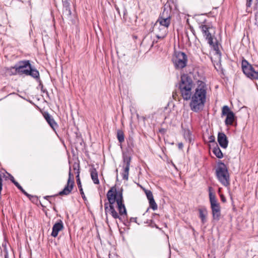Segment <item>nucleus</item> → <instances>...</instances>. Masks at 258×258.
I'll use <instances>...</instances> for the list:
<instances>
[{"label": "nucleus", "mask_w": 258, "mask_h": 258, "mask_svg": "<svg viewBox=\"0 0 258 258\" xmlns=\"http://www.w3.org/2000/svg\"><path fill=\"white\" fill-rule=\"evenodd\" d=\"M4 252H5V258H9L8 252L6 247L4 248Z\"/></svg>", "instance_id": "nucleus-35"}, {"label": "nucleus", "mask_w": 258, "mask_h": 258, "mask_svg": "<svg viewBox=\"0 0 258 258\" xmlns=\"http://www.w3.org/2000/svg\"><path fill=\"white\" fill-rule=\"evenodd\" d=\"M213 152L214 154L219 159H221L223 157V153L218 145H216V147H214L213 149Z\"/></svg>", "instance_id": "nucleus-21"}, {"label": "nucleus", "mask_w": 258, "mask_h": 258, "mask_svg": "<svg viewBox=\"0 0 258 258\" xmlns=\"http://www.w3.org/2000/svg\"><path fill=\"white\" fill-rule=\"evenodd\" d=\"M171 10L166 6L164 7L163 10L160 13V16L155 25L156 26L158 23L160 24V29H165L166 31L171 23Z\"/></svg>", "instance_id": "nucleus-8"}, {"label": "nucleus", "mask_w": 258, "mask_h": 258, "mask_svg": "<svg viewBox=\"0 0 258 258\" xmlns=\"http://www.w3.org/2000/svg\"><path fill=\"white\" fill-rule=\"evenodd\" d=\"M147 223H148L151 227H155L157 229L159 228L158 226L155 224V223L153 220L148 221L147 222Z\"/></svg>", "instance_id": "nucleus-30"}, {"label": "nucleus", "mask_w": 258, "mask_h": 258, "mask_svg": "<svg viewBox=\"0 0 258 258\" xmlns=\"http://www.w3.org/2000/svg\"><path fill=\"white\" fill-rule=\"evenodd\" d=\"M215 173L217 179L222 185L228 187L230 185V176L228 168L221 161H219L217 163Z\"/></svg>", "instance_id": "nucleus-6"}, {"label": "nucleus", "mask_w": 258, "mask_h": 258, "mask_svg": "<svg viewBox=\"0 0 258 258\" xmlns=\"http://www.w3.org/2000/svg\"><path fill=\"white\" fill-rule=\"evenodd\" d=\"M207 88L204 83L200 84L190 95L189 106L191 111L200 112L204 108L206 102Z\"/></svg>", "instance_id": "nucleus-2"}, {"label": "nucleus", "mask_w": 258, "mask_h": 258, "mask_svg": "<svg viewBox=\"0 0 258 258\" xmlns=\"http://www.w3.org/2000/svg\"><path fill=\"white\" fill-rule=\"evenodd\" d=\"M51 197V196H47L44 197V199L47 200H48V199Z\"/></svg>", "instance_id": "nucleus-42"}, {"label": "nucleus", "mask_w": 258, "mask_h": 258, "mask_svg": "<svg viewBox=\"0 0 258 258\" xmlns=\"http://www.w3.org/2000/svg\"><path fill=\"white\" fill-rule=\"evenodd\" d=\"M63 14L67 16L68 17H69L71 16L72 12L71 10V8H64L63 10Z\"/></svg>", "instance_id": "nucleus-25"}, {"label": "nucleus", "mask_w": 258, "mask_h": 258, "mask_svg": "<svg viewBox=\"0 0 258 258\" xmlns=\"http://www.w3.org/2000/svg\"><path fill=\"white\" fill-rule=\"evenodd\" d=\"M258 7V0H254V8L256 9Z\"/></svg>", "instance_id": "nucleus-38"}, {"label": "nucleus", "mask_w": 258, "mask_h": 258, "mask_svg": "<svg viewBox=\"0 0 258 258\" xmlns=\"http://www.w3.org/2000/svg\"><path fill=\"white\" fill-rule=\"evenodd\" d=\"M209 139H210V141H209L210 142H215V137L213 136H210V137L209 138Z\"/></svg>", "instance_id": "nucleus-39"}, {"label": "nucleus", "mask_w": 258, "mask_h": 258, "mask_svg": "<svg viewBox=\"0 0 258 258\" xmlns=\"http://www.w3.org/2000/svg\"><path fill=\"white\" fill-rule=\"evenodd\" d=\"M193 86L194 83L190 76L187 74H183L181 76L179 89L181 96L184 100H189L190 95H192V93L194 92L192 91Z\"/></svg>", "instance_id": "nucleus-3"}, {"label": "nucleus", "mask_w": 258, "mask_h": 258, "mask_svg": "<svg viewBox=\"0 0 258 258\" xmlns=\"http://www.w3.org/2000/svg\"><path fill=\"white\" fill-rule=\"evenodd\" d=\"M76 177H77V183L78 188L79 189L80 194L81 195V196H82V198L83 199V200L85 201V200H86L87 199H86V197H85V194H84L83 188H82L81 180L79 178V171H78V174L76 176Z\"/></svg>", "instance_id": "nucleus-19"}, {"label": "nucleus", "mask_w": 258, "mask_h": 258, "mask_svg": "<svg viewBox=\"0 0 258 258\" xmlns=\"http://www.w3.org/2000/svg\"><path fill=\"white\" fill-rule=\"evenodd\" d=\"M74 186V182L68 183L67 182V185L65 186L64 188L60 191L59 192L58 195L63 196L69 195L72 191Z\"/></svg>", "instance_id": "nucleus-16"}, {"label": "nucleus", "mask_w": 258, "mask_h": 258, "mask_svg": "<svg viewBox=\"0 0 258 258\" xmlns=\"http://www.w3.org/2000/svg\"><path fill=\"white\" fill-rule=\"evenodd\" d=\"M222 114V115L226 116V118L225 121L226 125H230L233 124V122L235 118V114L233 112L230 110L229 107L228 106L225 105L223 107Z\"/></svg>", "instance_id": "nucleus-10"}, {"label": "nucleus", "mask_w": 258, "mask_h": 258, "mask_svg": "<svg viewBox=\"0 0 258 258\" xmlns=\"http://www.w3.org/2000/svg\"><path fill=\"white\" fill-rule=\"evenodd\" d=\"M41 91H42V92H43V93H46L48 94V92H47V90H46V89H43V87H42V88H41Z\"/></svg>", "instance_id": "nucleus-40"}, {"label": "nucleus", "mask_w": 258, "mask_h": 258, "mask_svg": "<svg viewBox=\"0 0 258 258\" xmlns=\"http://www.w3.org/2000/svg\"><path fill=\"white\" fill-rule=\"evenodd\" d=\"M217 140L220 146L226 149L228 144V140L226 135L223 133H219L218 134Z\"/></svg>", "instance_id": "nucleus-13"}, {"label": "nucleus", "mask_w": 258, "mask_h": 258, "mask_svg": "<svg viewBox=\"0 0 258 258\" xmlns=\"http://www.w3.org/2000/svg\"><path fill=\"white\" fill-rule=\"evenodd\" d=\"M241 67L243 73L248 78L251 79V75L253 74L254 70L250 64L245 60L243 59L241 62Z\"/></svg>", "instance_id": "nucleus-12"}, {"label": "nucleus", "mask_w": 258, "mask_h": 258, "mask_svg": "<svg viewBox=\"0 0 258 258\" xmlns=\"http://www.w3.org/2000/svg\"><path fill=\"white\" fill-rule=\"evenodd\" d=\"M199 217L201 220L202 224H205L207 221V216L208 212L206 208H201L199 209Z\"/></svg>", "instance_id": "nucleus-18"}, {"label": "nucleus", "mask_w": 258, "mask_h": 258, "mask_svg": "<svg viewBox=\"0 0 258 258\" xmlns=\"http://www.w3.org/2000/svg\"><path fill=\"white\" fill-rule=\"evenodd\" d=\"M74 169H75V170H76V169H77V168H76V167H74Z\"/></svg>", "instance_id": "nucleus-45"}, {"label": "nucleus", "mask_w": 258, "mask_h": 258, "mask_svg": "<svg viewBox=\"0 0 258 258\" xmlns=\"http://www.w3.org/2000/svg\"><path fill=\"white\" fill-rule=\"evenodd\" d=\"M183 147V144L182 143H179L178 144V148H179V149H182Z\"/></svg>", "instance_id": "nucleus-37"}, {"label": "nucleus", "mask_w": 258, "mask_h": 258, "mask_svg": "<svg viewBox=\"0 0 258 258\" xmlns=\"http://www.w3.org/2000/svg\"><path fill=\"white\" fill-rule=\"evenodd\" d=\"M17 67L18 65L17 63H16L14 66L11 67L8 69L9 73L11 75H16L18 74V72L16 70Z\"/></svg>", "instance_id": "nucleus-23"}, {"label": "nucleus", "mask_w": 258, "mask_h": 258, "mask_svg": "<svg viewBox=\"0 0 258 258\" xmlns=\"http://www.w3.org/2000/svg\"><path fill=\"white\" fill-rule=\"evenodd\" d=\"M18 67L16 70L18 75H25L29 76L36 80H39V73L38 71L30 63L29 60L19 61L17 63Z\"/></svg>", "instance_id": "nucleus-5"}, {"label": "nucleus", "mask_w": 258, "mask_h": 258, "mask_svg": "<svg viewBox=\"0 0 258 258\" xmlns=\"http://www.w3.org/2000/svg\"><path fill=\"white\" fill-rule=\"evenodd\" d=\"M63 228V222L61 220H59L53 225L51 235L53 237H56L58 235V232L62 230Z\"/></svg>", "instance_id": "nucleus-14"}, {"label": "nucleus", "mask_w": 258, "mask_h": 258, "mask_svg": "<svg viewBox=\"0 0 258 258\" xmlns=\"http://www.w3.org/2000/svg\"><path fill=\"white\" fill-rule=\"evenodd\" d=\"M10 176V180L14 184L16 181L15 180L14 177L11 175V174H9Z\"/></svg>", "instance_id": "nucleus-36"}, {"label": "nucleus", "mask_w": 258, "mask_h": 258, "mask_svg": "<svg viewBox=\"0 0 258 258\" xmlns=\"http://www.w3.org/2000/svg\"><path fill=\"white\" fill-rule=\"evenodd\" d=\"M131 161V157L130 156L123 155V171L122 173V176L123 179H128Z\"/></svg>", "instance_id": "nucleus-11"}, {"label": "nucleus", "mask_w": 258, "mask_h": 258, "mask_svg": "<svg viewBox=\"0 0 258 258\" xmlns=\"http://www.w3.org/2000/svg\"><path fill=\"white\" fill-rule=\"evenodd\" d=\"M251 79H258V71H256L254 70L253 74L250 75Z\"/></svg>", "instance_id": "nucleus-32"}, {"label": "nucleus", "mask_w": 258, "mask_h": 258, "mask_svg": "<svg viewBox=\"0 0 258 258\" xmlns=\"http://www.w3.org/2000/svg\"><path fill=\"white\" fill-rule=\"evenodd\" d=\"M43 116L50 126L56 132L55 130L58 128V125L53 118L47 112L44 113Z\"/></svg>", "instance_id": "nucleus-15"}, {"label": "nucleus", "mask_w": 258, "mask_h": 258, "mask_svg": "<svg viewBox=\"0 0 258 258\" xmlns=\"http://www.w3.org/2000/svg\"><path fill=\"white\" fill-rule=\"evenodd\" d=\"M187 62V58L185 53L181 51H178L175 53L174 63L176 69H183L186 66Z\"/></svg>", "instance_id": "nucleus-9"}, {"label": "nucleus", "mask_w": 258, "mask_h": 258, "mask_svg": "<svg viewBox=\"0 0 258 258\" xmlns=\"http://www.w3.org/2000/svg\"><path fill=\"white\" fill-rule=\"evenodd\" d=\"M68 183L74 182L73 175L72 174L71 172V168H70V172L69 174V178L68 179Z\"/></svg>", "instance_id": "nucleus-29"}, {"label": "nucleus", "mask_w": 258, "mask_h": 258, "mask_svg": "<svg viewBox=\"0 0 258 258\" xmlns=\"http://www.w3.org/2000/svg\"><path fill=\"white\" fill-rule=\"evenodd\" d=\"M182 130L183 132V137L185 140L189 143L193 144L194 138L191 131L189 128H183Z\"/></svg>", "instance_id": "nucleus-17"}, {"label": "nucleus", "mask_w": 258, "mask_h": 258, "mask_svg": "<svg viewBox=\"0 0 258 258\" xmlns=\"http://www.w3.org/2000/svg\"><path fill=\"white\" fill-rule=\"evenodd\" d=\"M14 184L16 185V186L19 189L20 191L23 190V187L20 185V184L17 182H15Z\"/></svg>", "instance_id": "nucleus-34"}, {"label": "nucleus", "mask_w": 258, "mask_h": 258, "mask_svg": "<svg viewBox=\"0 0 258 258\" xmlns=\"http://www.w3.org/2000/svg\"><path fill=\"white\" fill-rule=\"evenodd\" d=\"M91 176L94 184H98L99 183V180L98 177V173L96 169L93 168L91 170Z\"/></svg>", "instance_id": "nucleus-20"}, {"label": "nucleus", "mask_w": 258, "mask_h": 258, "mask_svg": "<svg viewBox=\"0 0 258 258\" xmlns=\"http://www.w3.org/2000/svg\"><path fill=\"white\" fill-rule=\"evenodd\" d=\"M209 200L212 210V217L214 220L218 221L221 217V208L219 203L216 199L215 195L212 192L213 188L209 187Z\"/></svg>", "instance_id": "nucleus-7"}, {"label": "nucleus", "mask_w": 258, "mask_h": 258, "mask_svg": "<svg viewBox=\"0 0 258 258\" xmlns=\"http://www.w3.org/2000/svg\"><path fill=\"white\" fill-rule=\"evenodd\" d=\"M253 0H246V11L248 12V9L251 8ZM249 11H248L249 12Z\"/></svg>", "instance_id": "nucleus-28"}, {"label": "nucleus", "mask_w": 258, "mask_h": 258, "mask_svg": "<svg viewBox=\"0 0 258 258\" xmlns=\"http://www.w3.org/2000/svg\"><path fill=\"white\" fill-rule=\"evenodd\" d=\"M154 42H155V41L154 40V41H153V43H152V46H153V44L154 43Z\"/></svg>", "instance_id": "nucleus-44"}, {"label": "nucleus", "mask_w": 258, "mask_h": 258, "mask_svg": "<svg viewBox=\"0 0 258 258\" xmlns=\"http://www.w3.org/2000/svg\"><path fill=\"white\" fill-rule=\"evenodd\" d=\"M62 1L63 8L70 7V3L68 0H62Z\"/></svg>", "instance_id": "nucleus-31"}, {"label": "nucleus", "mask_w": 258, "mask_h": 258, "mask_svg": "<svg viewBox=\"0 0 258 258\" xmlns=\"http://www.w3.org/2000/svg\"><path fill=\"white\" fill-rule=\"evenodd\" d=\"M107 198L108 203L104 204L106 215L109 213L114 219H118L126 226H129L132 222L137 223V218L131 217L129 220L127 219L122 191H117L114 187H112L108 191Z\"/></svg>", "instance_id": "nucleus-1"}, {"label": "nucleus", "mask_w": 258, "mask_h": 258, "mask_svg": "<svg viewBox=\"0 0 258 258\" xmlns=\"http://www.w3.org/2000/svg\"><path fill=\"white\" fill-rule=\"evenodd\" d=\"M21 191L25 196H26L28 198H29L30 199H31V198L32 197L31 195L28 194L24 189H23V190H21Z\"/></svg>", "instance_id": "nucleus-33"}, {"label": "nucleus", "mask_w": 258, "mask_h": 258, "mask_svg": "<svg viewBox=\"0 0 258 258\" xmlns=\"http://www.w3.org/2000/svg\"><path fill=\"white\" fill-rule=\"evenodd\" d=\"M117 138L120 143H122L124 142V136L122 131L119 130L117 131Z\"/></svg>", "instance_id": "nucleus-22"}, {"label": "nucleus", "mask_w": 258, "mask_h": 258, "mask_svg": "<svg viewBox=\"0 0 258 258\" xmlns=\"http://www.w3.org/2000/svg\"><path fill=\"white\" fill-rule=\"evenodd\" d=\"M153 217H158V215H157V214L154 213V214H153Z\"/></svg>", "instance_id": "nucleus-43"}, {"label": "nucleus", "mask_w": 258, "mask_h": 258, "mask_svg": "<svg viewBox=\"0 0 258 258\" xmlns=\"http://www.w3.org/2000/svg\"><path fill=\"white\" fill-rule=\"evenodd\" d=\"M149 204H150V207L153 210H156L157 209L158 207H157V205L156 202H155L154 199L149 201Z\"/></svg>", "instance_id": "nucleus-27"}, {"label": "nucleus", "mask_w": 258, "mask_h": 258, "mask_svg": "<svg viewBox=\"0 0 258 258\" xmlns=\"http://www.w3.org/2000/svg\"><path fill=\"white\" fill-rule=\"evenodd\" d=\"M221 200L223 202H225L226 201V199L223 196H221Z\"/></svg>", "instance_id": "nucleus-41"}, {"label": "nucleus", "mask_w": 258, "mask_h": 258, "mask_svg": "<svg viewBox=\"0 0 258 258\" xmlns=\"http://www.w3.org/2000/svg\"><path fill=\"white\" fill-rule=\"evenodd\" d=\"M159 29L161 32V34H156V37L158 39H163L166 36L167 34V31L165 29H160V28H159Z\"/></svg>", "instance_id": "nucleus-24"}, {"label": "nucleus", "mask_w": 258, "mask_h": 258, "mask_svg": "<svg viewBox=\"0 0 258 258\" xmlns=\"http://www.w3.org/2000/svg\"><path fill=\"white\" fill-rule=\"evenodd\" d=\"M202 34L205 39L208 41L210 46L216 51L217 54L220 53L217 40L212 34L213 30L212 25L210 23L201 24L199 26Z\"/></svg>", "instance_id": "nucleus-4"}, {"label": "nucleus", "mask_w": 258, "mask_h": 258, "mask_svg": "<svg viewBox=\"0 0 258 258\" xmlns=\"http://www.w3.org/2000/svg\"><path fill=\"white\" fill-rule=\"evenodd\" d=\"M147 198L149 201L154 199L152 192L150 190L144 189Z\"/></svg>", "instance_id": "nucleus-26"}]
</instances>
